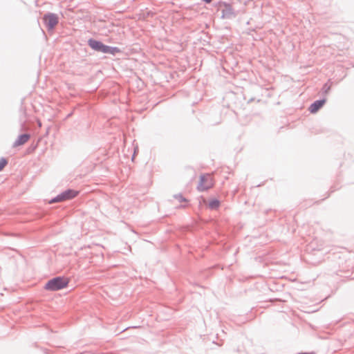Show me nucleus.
<instances>
[{"instance_id": "16", "label": "nucleus", "mask_w": 354, "mask_h": 354, "mask_svg": "<svg viewBox=\"0 0 354 354\" xmlns=\"http://www.w3.org/2000/svg\"><path fill=\"white\" fill-rule=\"evenodd\" d=\"M71 115V113L68 114L66 118H69Z\"/></svg>"}, {"instance_id": "14", "label": "nucleus", "mask_w": 354, "mask_h": 354, "mask_svg": "<svg viewBox=\"0 0 354 354\" xmlns=\"http://www.w3.org/2000/svg\"><path fill=\"white\" fill-rule=\"evenodd\" d=\"M203 2H205V3H211L213 0H202Z\"/></svg>"}, {"instance_id": "8", "label": "nucleus", "mask_w": 354, "mask_h": 354, "mask_svg": "<svg viewBox=\"0 0 354 354\" xmlns=\"http://www.w3.org/2000/svg\"><path fill=\"white\" fill-rule=\"evenodd\" d=\"M30 138V135L28 133L20 134L13 143V147H16L24 145Z\"/></svg>"}, {"instance_id": "13", "label": "nucleus", "mask_w": 354, "mask_h": 354, "mask_svg": "<svg viewBox=\"0 0 354 354\" xmlns=\"http://www.w3.org/2000/svg\"><path fill=\"white\" fill-rule=\"evenodd\" d=\"M174 198L179 201V202H186L187 200L181 194H177L174 195Z\"/></svg>"}, {"instance_id": "12", "label": "nucleus", "mask_w": 354, "mask_h": 354, "mask_svg": "<svg viewBox=\"0 0 354 354\" xmlns=\"http://www.w3.org/2000/svg\"><path fill=\"white\" fill-rule=\"evenodd\" d=\"M330 84H328V83H325L322 88V93L327 94L330 91Z\"/></svg>"}, {"instance_id": "9", "label": "nucleus", "mask_w": 354, "mask_h": 354, "mask_svg": "<svg viewBox=\"0 0 354 354\" xmlns=\"http://www.w3.org/2000/svg\"><path fill=\"white\" fill-rule=\"evenodd\" d=\"M122 50L117 46H110L105 44L103 53L104 54H110L113 56L116 55L118 53H120Z\"/></svg>"}, {"instance_id": "11", "label": "nucleus", "mask_w": 354, "mask_h": 354, "mask_svg": "<svg viewBox=\"0 0 354 354\" xmlns=\"http://www.w3.org/2000/svg\"><path fill=\"white\" fill-rule=\"evenodd\" d=\"M8 161L7 158L3 157L0 158V171L4 169V167L8 165Z\"/></svg>"}, {"instance_id": "2", "label": "nucleus", "mask_w": 354, "mask_h": 354, "mask_svg": "<svg viewBox=\"0 0 354 354\" xmlns=\"http://www.w3.org/2000/svg\"><path fill=\"white\" fill-rule=\"evenodd\" d=\"M69 280L64 276H57L49 279L44 286L48 291H57L67 287Z\"/></svg>"}, {"instance_id": "10", "label": "nucleus", "mask_w": 354, "mask_h": 354, "mask_svg": "<svg viewBox=\"0 0 354 354\" xmlns=\"http://www.w3.org/2000/svg\"><path fill=\"white\" fill-rule=\"evenodd\" d=\"M221 202L217 198H212L208 203V207L211 209H216L220 207Z\"/></svg>"}, {"instance_id": "17", "label": "nucleus", "mask_w": 354, "mask_h": 354, "mask_svg": "<svg viewBox=\"0 0 354 354\" xmlns=\"http://www.w3.org/2000/svg\"><path fill=\"white\" fill-rule=\"evenodd\" d=\"M299 354H307L306 353H300Z\"/></svg>"}, {"instance_id": "7", "label": "nucleus", "mask_w": 354, "mask_h": 354, "mask_svg": "<svg viewBox=\"0 0 354 354\" xmlns=\"http://www.w3.org/2000/svg\"><path fill=\"white\" fill-rule=\"evenodd\" d=\"M326 102V98L319 99L314 101L309 106L308 111L310 113H316Z\"/></svg>"}, {"instance_id": "4", "label": "nucleus", "mask_w": 354, "mask_h": 354, "mask_svg": "<svg viewBox=\"0 0 354 354\" xmlns=\"http://www.w3.org/2000/svg\"><path fill=\"white\" fill-rule=\"evenodd\" d=\"M43 22L48 31H52L59 23V17L53 12H46L42 18Z\"/></svg>"}, {"instance_id": "1", "label": "nucleus", "mask_w": 354, "mask_h": 354, "mask_svg": "<svg viewBox=\"0 0 354 354\" xmlns=\"http://www.w3.org/2000/svg\"><path fill=\"white\" fill-rule=\"evenodd\" d=\"M217 12H221V18L222 19H233L238 15L236 11L233 7V4L224 1H219L214 4Z\"/></svg>"}, {"instance_id": "3", "label": "nucleus", "mask_w": 354, "mask_h": 354, "mask_svg": "<svg viewBox=\"0 0 354 354\" xmlns=\"http://www.w3.org/2000/svg\"><path fill=\"white\" fill-rule=\"evenodd\" d=\"M80 194V191L73 189H67L55 197L52 198L49 201V204L61 203L66 201H69L77 197Z\"/></svg>"}, {"instance_id": "6", "label": "nucleus", "mask_w": 354, "mask_h": 354, "mask_svg": "<svg viewBox=\"0 0 354 354\" xmlns=\"http://www.w3.org/2000/svg\"><path fill=\"white\" fill-rule=\"evenodd\" d=\"M87 44L92 50L98 53H103L105 44L101 41L90 38L87 41Z\"/></svg>"}, {"instance_id": "15", "label": "nucleus", "mask_w": 354, "mask_h": 354, "mask_svg": "<svg viewBox=\"0 0 354 354\" xmlns=\"http://www.w3.org/2000/svg\"><path fill=\"white\" fill-rule=\"evenodd\" d=\"M38 125H39V127H41V122H40V121H39V122H38Z\"/></svg>"}, {"instance_id": "5", "label": "nucleus", "mask_w": 354, "mask_h": 354, "mask_svg": "<svg viewBox=\"0 0 354 354\" xmlns=\"http://www.w3.org/2000/svg\"><path fill=\"white\" fill-rule=\"evenodd\" d=\"M209 178L208 175L202 174L200 176L199 183L197 186V189L199 192H204L208 190L209 188L212 187V183L211 182L208 183Z\"/></svg>"}]
</instances>
